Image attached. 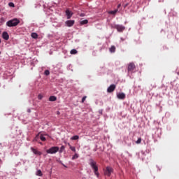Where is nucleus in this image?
Instances as JSON below:
<instances>
[{"instance_id": "nucleus-35", "label": "nucleus", "mask_w": 179, "mask_h": 179, "mask_svg": "<svg viewBox=\"0 0 179 179\" xmlns=\"http://www.w3.org/2000/svg\"><path fill=\"white\" fill-rule=\"evenodd\" d=\"M64 167H66V166H65V164H63Z\"/></svg>"}, {"instance_id": "nucleus-5", "label": "nucleus", "mask_w": 179, "mask_h": 179, "mask_svg": "<svg viewBox=\"0 0 179 179\" xmlns=\"http://www.w3.org/2000/svg\"><path fill=\"white\" fill-rule=\"evenodd\" d=\"M112 171L113 168H111V166H107L105 171V175H106L108 177H110L111 176Z\"/></svg>"}, {"instance_id": "nucleus-2", "label": "nucleus", "mask_w": 179, "mask_h": 179, "mask_svg": "<svg viewBox=\"0 0 179 179\" xmlns=\"http://www.w3.org/2000/svg\"><path fill=\"white\" fill-rule=\"evenodd\" d=\"M20 23V20H19L17 18H14L11 20H9L6 22V25L8 27H15V26H17Z\"/></svg>"}, {"instance_id": "nucleus-16", "label": "nucleus", "mask_w": 179, "mask_h": 179, "mask_svg": "<svg viewBox=\"0 0 179 179\" xmlns=\"http://www.w3.org/2000/svg\"><path fill=\"white\" fill-rule=\"evenodd\" d=\"M31 36L32 37V38H38V35L36 33L34 32L31 34Z\"/></svg>"}, {"instance_id": "nucleus-13", "label": "nucleus", "mask_w": 179, "mask_h": 179, "mask_svg": "<svg viewBox=\"0 0 179 179\" xmlns=\"http://www.w3.org/2000/svg\"><path fill=\"white\" fill-rule=\"evenodd\" d=\"M50 101H57V97L55 96H51L49 98Z\"/></svg>"}, {"instance_id": "nucleus-17", "label": "nucleus", "mask_w": 179, "mask_h": 179, "mask_svg": "<svg viewBox=\"0 0 179 179\" xmlns=\"http://www.w3.org/2000/svg\"><path fill=\"white\" fill-rule=\"evenodd\" d=\"M108 93H112L113 92V85H110V87L107 90Z\"/></svg>"}, {"instance_id": "nucleus-37", "label": "nucleus", "mask_w": 179, "mask_h": 179, "mask_svg": "<svg viewBox=\"0 0 179 179\" xmlns=\"http://www.w3.org/2000/svg\"><path fill=\"white\" fill-rule=\"evenodd\" d=\"M0 43H1V39H0Z\"/></svg>"}, {"instance_id": "nucleus-38", "label": "nucleus", "mask_w": 179, "mask_h": 179, "mask_svg": "<svg viewBox=\"0 0 179 179\" xmlns=\"http://www.w3.org/2000/svg\"><path fill=\"white\" fill-rule=\"evenodd\" d=\"M0 162H1V159H0Z\"/></svg>"}, {"instance_id": "nucleus-12", "label": "nucleus", "mask_w": 179, "mask_h": 179, "mask_svg": "<svg viewBox=\"0 0 179 179\" xmlns=\"http://www.w3.org/2000/svg\"><path fill=\"white\" fill-rule=\"evenodd\" d=\"M117 98H119L122 100L125 99V94H124V93H119V94H117Z\"/></svg>"}, {"instance_id": "nucleus-28", "label": "nucleus", "mask_w": 179, "mask_h": 179, "mask_svg": "<svg viewBox=\"0 0 179 179\" xmlns=\"http://www.w3.org/2000/svg\"><path fill=\"white\" fill-rule=\"evenodd\" d=\"M87 96H83L82 99V103H85V100H86Z\"/></svg>"}, {"instance_id": "nucleus-33", "label": "nucleus", "mask_w": 179, "mask_h": 179, "mask_svg": "<svg viewBox=\"0 0 179 179\" xmlns=\"http://www.w3.org/2000/svg\"><path fill=\"white\" fill-rule=\"evenodd\" d=\"M117 8H121V4H118Z\"/></svg>"}, {"instance_id": "nucleus-29", "label": "nucleus", "mask_w": 179, "mask_h": 179, "mask_svg": "<svg viewBox=\"0 0 179 179\" xmlns=\"http://www.w3.org/2000/svg\"><path fill=\"white\" fill-rule=\"evenodd\" d=\"M110 52H113V46H111V47L110 48Z\"/></svg>"}, {"instance_id": "nucleus-19", "label": "nucleus", "mask_w": 179, "mask_h": 179, "mask_svg": "<svg viewBox=\"0 0 179 179\" xmlns=\"http://www.w3.org/2000/svg\"><path fill=\"white\" fill-rule=\"evenodd\" d=\"M70 53L71 55H75V54H78V50H76V49H72L70 52Z\"/></svg>"}, {"instance_id": "nucleus-9", "label": "nucleus", "mask_w": 179, "mask_h": 179, "mask_svg": "<svg viewBox=\"0 0 179 179\" xmlns=\"http://www.w3.org/2000/svg\"><path fill=\"white\" fill-rule=\"evenodd\" d=\"M31 150L34 153V155H38V156H41V155H43L41 152L34 149V148H31Z\"/></svg>"}, {"instance_id": "nucleus-36", "label": "nucleus", "mask_w": 179, "mask_h": 179, "mask_svg": "<svg viewBox=\"0 0 179 179\" xmlns=\"http://www.w3.org/2000/svg\"><path fill=\"white\" fill-rule=\"evenodd\" d=\"M57 114H59V112H57Z\"/></svg>"}, {"instance_id": "nucleus-26", "label": "nucleus", "mask_w": 179, "mask_h": 179, "mask_svg": "<svg viewBox=\"0 0 179 179\" xmlns=\"http://www.w3.org/2000/svg\"><path fill=\"white\" fill-rule=\"evenodd\" d=\"M117 12H118V9L114 10L113 11V15H115V13H117Z\"/></svg>"}, {"instance_id": "nucleus-31", "label": "nucleus", "mask_w": 179, "mask_h": 179, "mask_svg": "<svg viewBox=\"0 0 179 179\" xmlns=\"http://www.w3.org/2000/svg\"><path fill=\"white\" fill-rule=\"evenodd\" d=\"M115 85H113V90H115Z\"/></svg>"}, {"instance_id": "nucleus-14", "label": "nucleus", "mask_w": 179, "mask_h": 179, "mask_svg": "<svg viewBox=\"0 0 179 179\" xmlns=\"http://www.w3.org/2000/svg\"><path fill=\"white\" fill-rule=\"evenodd\" d=\"M89 23V21L87 20H84L83 21H80V24L81 25H83V24H87Z\"/></svg>"}, {"instance_id": "nucleus-21", "label": "nucleus", "mask_w": 179, "mask_h": 179, "mask_svg": "<svg viewBox=\"0 0 179 179\" xmlns=\"http://www.w3.org/2000/svg\"><path fill=\"white\" fill-rule=\"evenodd\" d=\"M64 150H65V146L62 145L60 148V150H59V153H62V152H64Z\"/></svg>"}, {"instance_id": "nucleus-4", "label": "nucleus", "mask_w": 179, "mask_h": 179, "mask_svg": "<svg viewBox=\"0 0 179 179\" xmlns=\"http://www.w3.org/2000/svg\"><path fill=\"white\" fill-rule=\"evenodd\" d=\"M39 138H40L41 141H42L43 142H45V141H46L45 136H44V135H43V134H41V135H38H38L34 138V141H37Z\"/></svg>"}, {"instance_id": "nucleus-10", "label": "nucleus", "mask_w": 179, "mask_h": 179, "mask_svg": "<svg viewBox=\"0 0 179 179\" xmlns=\"http://www.w3.org/2000/svg\"><path fill=\"white\" fill-rule=\"evenodd\" d=\"M66 15L67 16V19H71V17H72V15H73V13H72V12L71 10L67 9L66 10Z\"/></svg>"}, {"instance_id": "nucleus-23", "label": "nucleus", "mask_w": 179, "mask_h": 179, "mask_svg": "<svg viewBox=\"0 0 179 179\" xmlns=\"http://www.w3.org/2000/svg\"><path fill=\"white\" fill-rule=\"evenodd\" d=\"M141 142H142V138H138V140L136 141V143H137V145H139V143H141Z\"/></svg>"}, {"instance_id": "nucleus-8", "label": "nucleus", "mask_w": 179, "mask_h": 179, "mask_svg": "<svg viewBox=\"0 0 179 179\" xmlns=\"http://www.w3.org/2000/svg\"><path fill=\"white\" fill-rule=\"evenodd\" d=\"M66 24L68 27H72L75 24V20H67L66 21Z\"/></svg>"}, {"instance_id": "nucleus-1", "label": "nucleus", "mask_w": 179, "mask_h": 179, "mask_svg": "<svg viewBox=\"0 0 179 179\" xmlns=\"http://www.w3.org/2000/svg\"><path fill=\"white\" fill-rule=\"evenodd\" d=\"M90 166H91L92 170H94V173L96 177H99L100 176V173H99V167L97 166V164L96 161L93 160V159H90Z\"/></svg>"}, {"instance_id": "nucleus-25", "label": "nucleus", "mask_w": 179, "mask_h": 179, "mask_svg": "<svg viewBox=\"0 0 179 179\" xmlns=\"http://www.w3.org/2000/svg\"><path fill=\"white\" fill-rule=\"evenodd\" d=\"M38 100H42L43 96L41 95V94H38Z\"/></svg>"}, {"instance_id": "nucleus-7", "label": "nucleus", "mask_w": 179, "mask_h": 179, "mask_svg": "<svg viewBox=\"0 0 179 179\" xmlns=\"http://www.w3.org/2000/svg\"><path fill=\"white\" fill-rule=\"evenodd\" d=\"M135 69V64L134 63H130L127 67V71L129 72H132Z\"/></svg>"}, {"instance_id": "nucleus-22", "label": "nucleus", "mask_w": 179, "mask_h": 179, "mask_svg": "<svg viewBox=\"0 0 179 179\" xmlns=\"http://www.w3.org/2000/svg\"><path fill=\"white\" fill-rule=\"evenodd\" d=\"M79 157V155L78 154H75L73 157H72V160H75L76 159H78Z\"/></svg>"}, {"instance_id": "nucleus-32", "label": "nucleus", "mask_w": 179, "mask_h": 179, "mask_svg": "<svg viewBox=\"0 0 179 179\" xmlns=\"http://www.w3.org/2000/svg\"><path fill=\"white\" fill-rule=\"evenodd\" d=\"M108 13H110V15H113V10L109 11Z\"/></svg>"}, {"instance_id": "nucleus-11", "label": "nucleus", "mask_w": 179, "mask_h": 179, "mask_svg": "<svg viewBox=\"0 0 179 179\" xmlns=\"http://www.w3.org/2000/svg\"><path fill=\"white\" fill-rule=\"evenodd\" d=\"M2 37L4 40H9V34L6 31L3 32Z\"/></svg>"}, {"instance_id": "nucleus-24", "label": "nucleus", "mask_w": 179, "mask_h": 179, "mask_svg": "<svg viewBox=\"0 0 179 179\" xmlns=\"http://www.w3.org/2000/svg\"><path fill=\"white\" fill-rule=\"evenodd\" d=\"M44 74H45L46 76H48V75H50V71L45 70V72H44Z\"/></svg>"}, {"instance_id": "nucleus-6", "label": "nucleus", "mask_w": 179, "mask_h": 179, "mask_svg": "<svg viewBox=\"0 0 179 179\" xmlns=\"http://www.w3.org/2000/svg\"><path fill=\"white\" fill-rule=\"evenodd\" d=\"M115 29H116L117 31H124V30H125V27L123 25H115Z\"/></svg>"}, {"instance_id": "nucleus-18", "label": "nucleus", "mask_w": 179, "mask_h": 179, "mask_svg": "<svg viewBox=\"0 0 179 179\" xmlns=\"http://www.w3.org/2000/svg\"><path fill=\"white\" fill-rule=\"evenodd\" d=\"M71 141H78L79 139V136H73V137L71 138Z\"/></svg>"}, {"instance_id": "nucleus-15", "label": "nucleus", "mask_w": 179, "mask_h": 179, "mask_svg": "<svg viewBox=\"0 0 179 179\" xmlns=\"http://www.w3.org/2000/svg\"><path fill=\"white\" fill-rule=\"evenodd\" d=\"M36 176H38V177H43V172H41V170H38L36 171Z\"/></svg>"}, {"instance_id": "nucleus-34", "label": "nucleus", "mask_w": 179, "mask_h": 179, "mask_svg": "<svg viewBox=\"0 0 179 179\" xmlns=\"http://www.w3.org/2000/svg\"><path fill=\"white\" fill-rule=\"evenodd\" d=\"M80 16L83 17L85 15L83 14H80Z\"/></svg>"}, {"instance_id": "nucleus-3", "label": "nucleus", "mask_w": 179, "mask_h": 179, "mask_svg": "<svg viewBox=\"0 0 179 179\" xmlns=\"http://www.w3.org/2000/svg\"><path fill=\"white\" fill-rule=\"evenodd\" d=\"M57 152H59V147H52L46 150V153L49 155H55V153H57Z\"/></svg>"}, {"instance_id": "nucleus-30", "label": "nucleus", "mask_w": 179, "mask_h": 179, "mask_svg": "<svg viewBox=\"0 0 179 179\" xmlns=\"http://www.w3.org/2000/svg\"><path fill=\"white\" fill-rule=\"evenodd\" d=\"M114 51H115V47L113 46V52H114Z\"/></svg>"}, {"instance_id": "nucleus-20", "label": "nucleus", "mask_w": 179, "mask_h": 179, "mask_svg": "<svg viewBox=\"0 0 179 179\" xmlns=\"http://www.w3.org/2000/svg\"><path fill=\"white\" fill-rule=\"evenodd\" d=\"M69 146H70V149L71 150H72V152H76V148L72 145H71V144L69 143Z\"/></svg>"}, {"instance_id": "nucleus-27", "label": "nucleus", "mask_w": 179, "mask_h": 179, "mask_svg": "<svg viewBox=\"0 0 179 179\" xmlns=\"http://www.w3.org/2000/svg\"><path fill=\"white\" fill-rule=\"evenodd\" d=\"M9 6L15 7V4L13 3H9Z\"/></svg>"}]
</instances>
